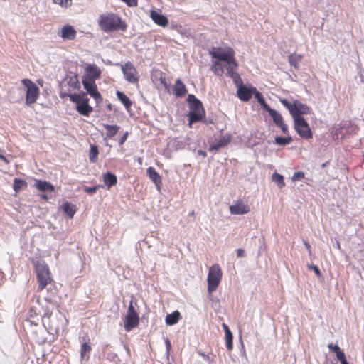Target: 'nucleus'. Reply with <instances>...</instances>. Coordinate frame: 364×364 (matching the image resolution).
Wrapping results in <instances>:
<instances>
[{
  "label": "nucleus",
  "mask_w": 364,
  "mask_h": 364,
  "mask_svg": "<svg viewBox=\"0 0 364 364\" xmlns=\"http://www.w3.org/2000/svg\"><path fill=\"white\" fill-rule=\"evenodd\" d=\"M98 25L105 33H110L117 31H125L127 24L122 18L114 13H105L100 15Z\"/></svg>",
  "instance_id": "nucleus-1"
},
{
  "label": "nucleus",
  "mask_w": 364,
  "mask_h": 364,
  "mask_svg": "<svg viewBox=\"0 0 364 364\" xmlns=\"http://www.w3.org/2000/svg\"><path fill=\"white\" fill-rule=\"evenodd\" d=\"M281 104L288 109L294 122L300 119H304L303 114H309L311 112V109L306 105L301 102L298 100H292L289 101L285 98H279Z\"/></svg>",
  "instance_id": "nucleus-2"
},
{
  "label": "nucleus",
  "mask_w": 364,
  "mask_h": 364,
  "mask_svg": "<svg viewBox=\"0 0 364 364\" xmlns=\"http://www.w3.org/2000/svg\"><path fill=\"white\" fill-rule=\"evenodd\" d=\"M187 102L189 105L190 111L188 112L189 125L202 119L204 114V109L202 102L197 99L194 95L189 94L187 97Z\"/></svg>",
  "instance_id": "nucleus-3"
},
{
  "label": "nucleus",
  "mask_w": 364,
  "mask_h": 364,
  "mask_svg": "<svg viewBox=\"0 0 364 364\" xmlns=\"http://www.w3.org/2000/svg\"><path fill=\"white\" fill-rule=\"evenodd\" d=\"M35 268L37 275V279L39 282L38 289L40 291L43 290L49 283H50L52 278L48 265L44 261L38 260L35 263Z\"/></svg>",
  "instance_id": "nucleus-4"
},
{
  "label": "nucleus",
  "mask_w": 364,
  "mask_h": 364,
  "mask_svg": "<svg viewBox=\"0 0 364 364\" xmlns=\"http://www.w3.org/2000/svg\"><path fill=\"white\" fill-rule=\"evenodd\" d=\"M222 277V272L219 265L212 266L208 274V292L211 294L218 287Z\"/></svg>",
  "instance_id": "nucleus-5"
},
{
  "label": "nucleus",
  "mask_w": 364,
  "mask_h": 364,
  "mask_svg": "<svg viewBox=\"0 0 364 364\" xmlns=\"http://www.w3.org/2000/svg\"><path fill=\"white\" fill-rule=\"evenodd\" d=\"M21 82L26 87V104L30 106L35 103L38 98L40 94L39 88L29 79H23Z\"/></svg>",
  "instance_id": "nucleus-6"
},
{
  "label": "nucleus",
  "mask_w": 364,
  "mask_h": 364,
  "mask_svg": "<svg viewBox=\"0 0 364 364\" xmlns=\"http://www.w3.org/2000/svg\"><path fill=\"white\" fill-rule=\"evenodd\" d=\"M209 54L213 58H215L218 61L225 62L226 63L235 59V51L230 48L225 50L221 48L213 47L210 50Z\"/></svg>",
  "instance_id": "nucleus-7"
},
{
  "label": "nucleus",
  "mask_w": 364,
  "mask_h": 364,
  "mask_svg": "<svg viewBox=\"0 0 364 364\" xmlns=\"http://www.w3.org/2000/svg\"><path fill=\"white\" fill-rule=\"evenodd\" d=\"M294 122V129L298 134L306 139L312 138V132L305 119H300Z\"/></svg>",
  "instance_id": "nucleus-8"
},
{
  "label": "nucleus",
  "mask_w": 364,
  "mask_h": 364,
  "mask_svg": "<svg viewBox=\"0 0 364 364\" xmlns=\"http://www.w3.org/2000/svg\"><path fill=\"white\" fill-rule=\"evenodd\" d=\"M122 70L126 80L132 84L138 83L139 77L137 76V71L132 63L127 62L124 65H122Z\"/></svg>",
  "instance_id": "nucleus-9"
},
{
  "label": "nucleus",
  "mask_w": 364,
  "mask_h": 364,
  "mask_svg": "<svg viewBox=\"0 0 364 364\" xmlns=\"http://www.w3.org/2000/svg\"><path fill=\"white\" fill-rule=\"evenodd\" d=\"M82 82L87 93L95 100L97 103L102 101L101 95L97 90L95 81L90 80H82Z\"/></svg>",
  "instance_id": "nucleus-10"
},
{
  "label": "nucleus",
  "mask_w": 364,
  "mask_h": 364,
  "mask_svg": "<svg viewBox=\"0 0 364 364\" xmlns=\"http://www.w3.org/2000/svg\"><path fill=\"white\" fill-rule=\"evenodd\" d=\"M255 89V87H247V86L242 85L237 87V93L238 97L244 101L247 102L248 101L253 95V90Z\"/></svg>",
  "instance_id": "nucleus-11"
},
{
  "label": "nucleus",
  "mask_w": 364,
  "mask_h": 364,
  "mask_svg": "<svg viewBox=\"0 0 364 364\" xmlns=\"http://www.w3.org/2000/svg\"><path fill=\"white\" fill-rule=\"evenodd\" d=\"M150 17L152 21L158 26L166 27L168 24V19L167 17L159 11L154 10L151 11Z\"/></svg>",
  "instance_id": "nucleus-12"
},
{
  "label": "nucleus",
  "mask_w": 364,
  "mask_h": 364,
  "mask_svg": "<svg viewBox=\"0 0 364 364\" xmlns=\"http://www.w3.org/2000/svg\"><path fill=\"white\" fill-rule=\"evenodd\" d=\"M139 317L138 314H127L124 321V328L127 331H130L139 324Z\"/></svg>",
  "instance_id": "nucleus-13"
},
{
  "label": "nucleus",
  "mask_w": 364,
  "mask_h": 364,
  "mask_svg": "<svg viewBox=\"0 0 364 364\" xmlns=\"http://www.w3.org/2000/svg\"><path fill=\"white\" fill-rule=\"evenodd\" d=\"M86 76L82 80L95 81L100 77L101 71L95 65H88L85 69Z\"/></svg>",
  "instance_id": "nucleus-14"
},
{
  "label": "nucleus",
  "mask_w": 364,
  "mask_h": 364,
  "mask_svg": "<svg viewBox=\"0 0 364 364\" xmlns=\"http://www.w3.org/2000/svg\"><path fill=\"white\" fill-rule=\"evenodd\" d=\"M76 110L83 116H89L92 112V107L89 105V99H85L76 105Z\"/></svg>",
  "instance_id": "nucleus-15"
},
{
  "label": "nucleus",
  "mask_w": 364,
  "mask_h": 364,
  "mask_svg": "<svg viewBox=\"0 0 364 364\" xmlns=\"http://www.w3.org/2000/svg\"><path fill=\"white\" fill-rule=\"evenodd\" d=\"M173 91L174 95L177 97H184L187 93V89L186 87V85L181 79L178 78L176 80L175 85L173 87Z\"/></svg>",
  "instance_id": "nucleus-16"
},
{
  "label": "nucleus",
  "mask_w": 364,
  "mask_h": 364,
  "mask_svg": "<svg viewBox=\"0 0 364 364\" xmlns=\"http://www.w3.org/2000/svg\"><path fill=\"white\" fill-rule=\"evenodd\" d=\"M230 211L234 215H242L247 213L250 211V208L243 203H237L230 206Z\"/></svg>",
  "instance_id": "nucleus-17"
},
{
  "label": "nucleus",
  "mask_w": 364,
  "mask_h": 364,
  "mask_svg": "<svg viewBox=\"0 0 364 364\" xmlns=\"http://www.w3.org/2000/svg\"><path fill=\"white\" fill-rule=\"evenodd\" d=\"M147 176L152 181V182L156 185L157 188H160V186L161 185V177L156 172L154 167H149L146 171Z\"/></svg>",
  "instance_id": "nucleus-18"
},
{
  "label": "nucleus",
  "mask_w": 364,
  "mask_h": 364,
  "mask_svg": "<svg viewBox=\"0 0 364 364\" xmlns=\"http://www.w3.org/2000/svg\"><path fill=\"white\" fill-rule=\"evenodd\" d=\"M34 186L41 192H52L54 191V186L46 181L36 180Z\"/></svg>",
  "instance_id": "nucleus-19"
},
{
  "label": "nucleus",
  "mask_w": 364,
  "mask_h": 364,
  "mask_svg": "<svg viewBox=\"0 0 364 364\" xmlns=\"http://www.w3.org/2000/svg\"><path fill=\"white\" fill-rule=\"evenodd\" d=\"M29 321L31 323L38 326L41 322L44 327H46L45 321L43 316L38 315L33 308H31L28 312Z\"/></svg>",
  "instance_id": "nucleus-20"
},
{
  "label": "nucleus",
  "mask_w": 364,
  "mask_h": 364,
  "mask_svg": "<svg viewBox=\"0 0 364 364\" xmlns=\"http://www.w3.org/2000/svg\"><path fill=\"white\" fill-rule=\"evenodd\" d=\"M76 36V31L71 26H65L61 30V37L63 39L73 40Z\"/></svg>",
  "instance_id": "nucleus-21"
},
{
  "label": "nucleus",
  "mask_w": 364,
  "mask_h": 364,
  "mask_svg": "<svg viewBox=\"0 0 364 364\" xmlns=\"http://www.w3.org/2000/svg\"><path fill=\"white\" fill-rule=\"evenodd\" d=\"M230 141V138L229 136H223L219 140L210 146L209 151H218L221 148L225 147L227 146Z\"/></svg>",
  "instance_id": "nucleus-22"
},
{
  "label": "nucleus",
  "mask_w": 364,
  "mask_h": 364,
  "mask_svg": "<svg viewBox=\"0 0 364 364\" xmlns=\"http://www.w3.org/2000/svg\"><path fill=\"white\" fill-rule=\"evenodd\" d=\"M103 181L105 186H107L108 188H109L117 183V178L114 173L107 171V173L103 174Z\"/></svg>",
  "instance_id": "nucleus-23"
},
{
  "label": "nucleus",
  "mask_w": 364,
  "mask_h": 364,
  "mask_svg": "<svg viewBox=\"0 0 364 364\" xmlns=\"http://www.w3.org/2000/svg\"><path fill=\"white\" fill-rule=\"evenodd\" d=\"M117 97L118 100L124 105L125 109L129 111L132 105L130 99L122 92L117 91Z\"/></svg>",
  "instance_id": "nucleus-24"
},
{
  "label": "nucleus",
  "mask_w": 364,
  "mask_h": 364,
  "mask_svg": "<svg viewBox=\"0 0 364 364\" xmlns=\"http://www.w3.org/2000/svg\"><path fill=\"white\" fill-rule=\"evenodd\" d=\"M181 318V314L178 311H175L169 314L166 317V323L168 326H173L176 324Z\"/></svg>",
  "instance_id": "nucleus-25"
},
{
  "label": "nucleus",
  "mask_w": 364,
  "mask_h": 364,
  "mask_svg": "<svg viewBox=\"0 0 364 364\" xmlns=\"http://www.w3.org/2000/svg\"><path fill=\"white\" fill-rule=\"evenodd\" d=\"M102 125L107 129L106 136L108 138H112L115 136L120 129V127L118 125H109L107 124H103Z\"/></svg>",
  "instance_id": "nucleus-26"
},
{
  "label": "nucleus",
  "mask_w": 364,
  "mask_h": 364,
  "mask_svg": "<svg viewBox=\"0 0 364 364\" xmlns=\"http://www.w3.org/2000/svg\"><path fill=\"white\" fill-rule=\"evenodd\" d=\"M63 210L67 214V215L72 218L75 213L76 209L75 205L66 202L63 204Z\"/></svg>",
  "instance_id": "nucleus-27"
},
{
  "label": "nucleus",
  "mask_w": 364,
  "mask_h": 364,
  "mask_svg": "<svg viewBox=\"0 0 364 364\" xmlns=\"http://www.w3.org/2000/svg\"><path fill=\"white\" fill-rule=\"evenodd\" d=\"M237 66L238 63L235 59L231 62L230 61L227 63V65L225 66V68L227 70L228 75L231 77L232 76H233V75L236 74L237 72L235 71V70L237 69Z\"/></svg>",
  "instance_id": "nucleus-28"
},
{
  "label": "nucleus",
  "mask_w": 364,
  "mask_h": 364,
  "mask_svg": "<svg viewBox=\"0 0 364 364\" xmlns=\"http://www.w3.org/2000/svg\"><path fill=\"white\" fill-rule=\"evenodd\" d=\"M27 188V183L19 178H14L13 188L16 193Z\"/></svg>",
  "instance_id": "nucleus-29"
},
{
  "label": "nucleus",
  "mask_w": 364,
  "mask_h": 364,
  "mask_svg": "<svg viewBox=\"0 0 364 364\" xmlns=\"http://www.w3.org/2000/svg\"><path fill=\"white\" fill-rule=\"evenodd\" d=\"M293 141L291 136L286 137L277 136L274 138V143L279 146H286L289 144Z\"/></svg>",
  "instance_id": "nucleus-30"
},
{
  "label": "nucleus",
  "mask_w": 364,
  "mask_h": 364,
  "mask_svg": "<svg viewBox=\"0 0 364 364\" xmlns=\"http://www.w3.org/2000/svg\"><path fill=\"white\" fill-rule=\"evenodd\" d=\"M302 57L303 56L300 54H291L288 57L289 63L291 66H294L295 68H298V63L301 60Z\"/></svg>",
  "instance_id": "nucleus-31"
},
{
  "label": "nucleus",
  "mask_w": 364,
  "mask_h": 364,
  "mask_svg": "<svg viewBox=\"0 0 364 364\" xmlns=\"http://www.w3.org/2000/svg\"><path fill=\"white\" fill-rule=\"evenodd\" d=\"M211 70L217 75L221 76L224 73V68L222 63L216 60L211 66Z\"/></svg>",
  "instance_id": "nucleus-32"
},
{
  "label": "nucleus",
  "mask_w": 364,
  "mask_h": 364,
  "mask_svg": "<svg viewBox=\"0 0 364 364\" xmlns=\"http://www.w3.org/2000/svg\"><path fill=\"white\" fill-rule=\"evenodd\" d=\"M91 351V347L87 343H84L81 346L80 350V356L82 360H88L89 358V353Z\"/></svg>",
  "instance_id": "nucleus-33"
},
{
  "label": "nucleus",
  "mask_w": 364,
  "mask_h": 364,
  "mask_svg": "<svg viewBox=\"0 0 364 364\" xmlns=\"http://www.w3.org/2000/svg\"><path fill=\"white\" fill-rule=\"evenodd\" d=\"M277 127L284 122L283 117L280 113L275 109L269 114Z\"/></svg>",
  "instance_id": "nucleus-34"
},
{
  "label": "nucleus",
  "mask_w": 364,
  "mask_h": 364,
  "mask_svg": "<svg viewBox=\"0 0 364 364\" xmlns=\"http://www.w3.org/2000/svg\"><path fill=\"white\" fill-rule=\"evenodd\" d=\"M98 154L97 146L92 144L90 145V160L91 162L95 163L97 161Z\"/></svg>",
  "instance_id": "nucleus-35"
},
{
  "label": "nucleus",
  "mask_w": 364,
  "mask_h": 364,
  "mask_svg": "<svg viewBox=\"0 0 364 364\" xmlns=\"http://www.w3.org/2000/svg\"><path fill=\"white\" fill-rule=\"evenodd\" d=\"M225 339L226 343V347L228 350H232L233 348L232 339L233 335L231 331L225 333Z\"/></svg>",
  "instance_id": "nucleus-36"
},
{
  "label": "nucleus",
  "mask_w": 364,
  "mask_h": 364,
  "mask_svg": "<svg viewBox=\"0 0 364 364\" xmlns=\"http://www.w3.org/2000/svg\"><path fill=\"white\" fill-rule=\"evenodd\" d=\"M272 181H274L279 188H282L285 186L284 182V177L282 175L274 173L272 174Z\"/></svg>",
  "instance_id": "nucleus-37"
},
{
  "label": "nucleus",
  "mask_w": 364,
  "mask_h": 364,
  "mask_svg": "<svg viewBox=\"0 0 364 364\" xmlns=\"http://www.w3.org/2000/svg\"><path fill=\"white\" fill-rule=\"evenodd\" d=\"M69 80L68 81V83L70 87L73 88H80V82L78 81L77 75H72L68 77Z\"/></svg>",
  "instance_id": "nucleus-38"
},
{
  "label": "nucleus",
  "mask_w": 364,
  "mask_h": 364,
  "mask_svg": "<svg viewBox=\"0 0 364 364\" xmlns=\"http://www.w3.org/2000/svg\"><path fill=\"white\" fill-rule=\"evenodd\" d=\"M106 358L107 360H110L114 363H117L119 360V358L117 353L113 352L107 353Z\"/></svg>",
  "instance_id": "nucleus-39"
},
{
  "label": "nucleus",
  "mask_w": 364,
  "mask_h": 364,
  "mask_svg": "<svg viewBox=\"0 0 364 364\" xmlns=\"http://www.w3.org/2000/svg\"><path fill=\"white\" fill-rule=\"evenodd\" d=\"M231 78L232 79L233 82L237 87H239V86L243 85L242 80L237 73L233 75V76H232Z\"/></svg>",
  "instance_id": "nucleus-40"
},
{
  "label": "nucleus",
  "mask_w": 364,
  "mask_h": 364,
  "mask_svg": "<svg viewBox=\"0 0 364 364\" xmlns=\"http://www.w3.org/2000/svg\"><path fill=\"white\" fill-rule=\"evenodd\" d=\"M64 95L68 96L70 101L76 103L77 105L80 102L79 95L77 94H61V97H63Z\"/></svg>",
  "instance_id": "nucleus-41"
},
{
  "label": "nucleus",
  "mask_w": 364,
  "mask_h": 364,
  "mask_svg": "<svg viewBox=\"0 0 364 364\" xmlns=\"http://www.w3.org/2000/svg\"><path fill=\"white\" fill-rule=\"evenodd\" d=\"M253 92L255 99L257 100L259 105L265 101L262 93L258 92L256 88L253 90Z\"/></svg>",
  "instance_id": "nucleus-42"
},
{
  "label": "nucleus",
  "mask_w": 364,
  "mask_h": 364,
  "mask_svg": "<svg viewBox=\"0 0 364 364\" xmlns=\"http://www.w3.org/2000/svg\"><path fill=\"white\" fill-rule=\"evenodd\" d=\"M55 4L62 6L68 7L71 4L72 0H53Z\"/></svg>",
  "instance_id": "nucleus-43"
},
{
  "label": "nucleus",
  "mask_w": 364,
  "mask_h": 364,
  "mask_svg": "<svg viewBox=\"0 0 364 364\" xmlns=\"http://www.w3.org/2000/svg\"><path fill=\"white\" fill-rule=\"evenodd\" d=\"M307 267L309 269H312L318 277L321 276V271L319 270L318 267L316 265H314L313 264H307Z\"/></svg>",
  "instance_id": "nucleus-44"
},
{
  "label": "nucleus",
  "mask_w": 364,
  "mask_h": 364,
  "mask_svg": "<svg viewBox=\"0 0 364 364\" xmlns=\"http://www.w3.org/2000/svg\"><path fill=\"white\" fill-rule=\"evenodd\" d=\"M304 177V173L302 171L295 172L292 176L294 181H299Z\"/></svg>",
  "instance_id": "nucleus-45"
},
{
  "label": "nucleus",
  "mask_w": 364,
  "mask_h": 364,
  "mask_svg": "<svg viewBox=\"0 0 364 364\" xmlns=\"http://www.w3.org/2000/svg\"><path fill=\"white\" fill-rule=\"evenodd\" d=\"M336 353V357L341 363L346 362V356L343 351L338 350Z\"/></svg>",
  "instance_id": "nucleus-46"
},
{
  "label": "nucleus",
  "mask_w": 364,
  "mask_h": 364,
  "mask_svg": "<svg viewBox=\"0 0 364 364\" xmlns=\"http://www.w3.org/2000/svg\"><path fill=\"white\" fill-rule=\"evenodd\" d=\"M99 186H95L92 187H85V191L88 194H93L98 189Z\"/></svg>",
  "instance_id": "nucleus-47"
},
{
  "label": "nucleus",
  "mask_w": 364,
  "mask_h": 364,
  "mask_svg": "<svg viewBox=\"0 0 364 364\" xmlns=\"http://www.w3.org/2000/svg\"><path fill=\"white\" fill-rule=\"evenodd\" d=\"M260 105L262 106V107L265 110L267 111L269 114H270L272 113V112H273L274 109H272L267 103L266 102L264 101V102L261 103Z\"/></svg>",
  "instance_id": "nucleus-48"
},
{
  "label": "nucleus",
  "mask_w": 364,
  "mask_h": 364,
  "mask_svg": "<svg viewBox=\"0 0 364 364\" xmlns=\"http://www.w3.org/2000/svg\"><path fill=\"white\" fill-rule=\"evenodd\" d=\"M137 314V312L136 311V310L134 308L133 301L132 300L130 301L129 307H128L127 314Z\"/></svg>",
  "instance_id": "nucleus-49"
},
{
  "label": "nucleus",
  "mask_w": 364,
  "mask_h": 364,
  "mask_svg": "<svg viewBox=\"0 0 364 364\" xmlns=\"http://www.w3.org/2000/svg\"><path fill=\"white\" fill-rule=\"evenodd\" d=\"M277 127H279L284 134H288V132H289L288 126L284 122L282 123Z\"/></svg>",
  "instance_id": "nucleus-50"
},
{
  "label": "nucleus",
  "mask_w": 364,
  "mask_h": 364,
  "mask_svg": "<svg viewBox=\"0 0 364 364\" xmlns=\"http://www.w3.org/2000/svg\"><path fill=\"white\" fill-rule=\"evenodd\" d=\"M125 2L129 6H137V0H122Z\"/></svg>",
  "instance_id": "nucleus-51"
},
{
  "label": "nucleus",
  "mask_w": 364,
  "mask_h": 364,
  "mask_svg": "<svg viewBox=\"0 0 364 364\" xmlns=\"http://www.w3.org/2000/svg\"><path fill=\"white\" fill-rule=\"evenodd\" d=\"M127 136H128V132H125L122 136V137L120 138L119 141V144L121 146L127 140Z\"/></svg>",
  "instance_id": "nucleus-52"
},
{
  "label": "nucleus",
  "mask_w": 364,
  "mask_h": 364,
  "mask_svg": "<svg viewBox=\"0 0 364 364\" xmlns=\"http://www.w3.org/2000/svg\"><path fill=\"white\" fill-rule=\"evenodd\" d=\"M328 348L330 349H331L335 353H336V352H338V350H341L338 345H333V343H330L328 345Z\"/></svg>",
  "instance_id": "nucleus-53"
},
{
  "label": "nucleus",
  "mask_w": 364,
  "mask_h": 364,
  "mask_svg": "<svg viewBox=\"0 0 364 364\" xmlns=\"http://www.w3.org/2000/svg\"><path fill=\"white\" fill-rule=\"evenodd\" d=\"M304 244L306 250H308L309 255L311 256L312 252H311V245H310V244L306 240H304Z\"/></svg>",
  "instance_id": "nucleus-54"
},
{
  "label": "nucleus",
  "mask_w": 364,
  "mask_h": 364,
  "mask_svg": "<svg viewBox=\"0 0 364 364\" xmlns=\"http://www.w3.org/2000/svg\"><path fill=\"white\" fill-rule=\"evenodd\" d=\"M77 95H79V99L80 100V102H82L85 99H88V97H87V94L84 92H81Z\"/></svg>",
  "instance_id": "nucleus-55"
},
{
  "label": "nucleus",
  "mask_w": 364,
  "mask_h": 364,
  "mask_svg": "<svg viewBox=\"0 0 364 364\" xmlns=\"http://www.w3.org/2000/svg\"><path fill=\"white\" fill-rule=\"evenodd\" d=\"M160 82H161V83L164 86V87H165L166 89H168V88L169 87V85H168V84L167 83L166 80V78H165V77H160Z\"/></svg>",
  "instance_id": "nucleus-56"
},
{
  "label": "nucleus",
  "mask_w": 364,
  "mask_h": 364,
  "mask_svg": "<svg viewBox=\"0 0 364 364\" xmlns=\"http://www.w3.org/2000/svg\"><path fill=\"white\" fill-rule=\"evenodd\" d=\"M237 256L238 257H243L245 256V251L242 248H239L237 250Z\"/></svg>",
  "instance_id": "nucleus-57"
},
{
  "label": "nucleus",
  "mask_w": 364,
  "mask_h": 364,
  "mask_svg": "<svg viewBox=\"0 0 364 364\" xmlns=\"http://www.w3.org/2000/svg\"><path fill=\"white\" fill-rule=\"evenodd\" d=\"M165 343H166V350L168 352H169V350H171V345L170 341L168 338H166L165 340Z\"/></svg>",
  "instance_id": "nucleus-58"
},
{
  "label": "nucleus",
  "mask_w": 364,
  "mask_h": 364,
  "mask_svg": "<svg viewBox=\"0 0 364 364\" xmlns=\"http://www.w3.org/2000/svg\"><path fill=\"white\" fill-rule=\"evenodd\" d=\"M222 326H223V329H224V331H225V333H227V332H230V331H230V329L229 328V327H228V326L227 324H225V323H223L222 324Z\"/></svg>",
  "instance_id": "nucleus-59"
},
{
  "label": "nucleus",
  "mask_w": 364,
  "mask_h": 364,
  "mask_svg": "<svg viewBox=\"0 0 364 364\" xmlns=\"http://www.w3.org/2000/svg\"><path fill=\"white\" fill-rule=\"evenodd\" d=\"M197 154L200 155V156H202L203 157H205L207 156L206 152L204 151H202V150H198L197 151Z\"/></svg>",
  "instance_id": "nucleus-60"
},
{
  "label": "nucleus",
  "mask_w": 364,
  "mask_h": 364,
  "mask_svg": "<svg viewBox=\"0 0 364 364\" xmlns=\"http://www.w3.org/2000/svg\"><path fill=\"white\" fill-rule=\"evenodd\" d=\"M0 159L3 160L5 162V164H6L9 163V160L1 154H0Z\"/></svg>",
  "instance_id": "nucleus-61"
},
{
  "label": "nucleus",
  "mask_w": 364,
  "mask_h": 364,
  "mask_svg": "<svg viewBox=\"0 0 364 364\" xmlns=\"http://www.w3.org/2000/svg\"><path fill=\"white\" fill-rule=\"evenodd\" d=\"M205 360H209V357L208 355H206L205 353H200Z\"/></svg>",
  "instance_id": "nucleus-62"
},
{
  "label": "nucleus",
  "mask_w": 364,
  "mask_h": 364,
  "mask_svg": "<svg viewBox=\"0 0 364 364\" xmlns=\"http://www.w3.org/2000/svg\"><path fill=\"white\" fill-rule=\"evenodd\" d=\"M41 198H43L44 200H48V196L46 194L41 195Z\"/></svg>",
  "instance_id": "nucleus-63"
},
{
  "label": "nucleus",
  "mask_w": 364,
  "mask_h": 364,
  "mask_svg": "<svg viewBox=\"0 0 364 364\" xmlns=\"http://www.w3.org/2000/svg\"><path fill=\"white\" fill-rule=\"evenodd\" d=\"M329 164L328 161H326L325 163H323L322 165H321V167L322 168H325L328 164Z\"/></svg>",
  "instance_id": "nucleus-64"
}]
</instances>
